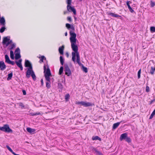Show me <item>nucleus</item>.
Returning a JSON list of instances; mask_svg holds the SVG:
<instances>
[{
	"label": "nucleus",
	"mask_w": 155,
	"mask_h": 155,
	"mask_svg": "<svg viewBox=\"0 0 155 155\" xmlns=\"http://www.w3.org/2000/svg\"><path fill=\"white\" fill-rule=\"evenodd\" d=\"M70 35V40L71 43V47L72 49L78 48V47L76 45L77 41L76 34L75 33L74 31H70L69 32Z\"/></svg>",
	"instance_id": "1"
},
{
	"label": "nucleus",
	"mask_w": 155,
	"mask_h": 155,
	"mask_svg": "<svg viewBox=\"0 0 155 155\" xmlns=\"http://www.w3.org/2000/svg\"><path fill=\"white\" fill-rule=\"evenodd\" d=\"M72 50L74 51V52H72V61L74 63H75V58L76 56L77 58L76 62L79 66H81L82 65V64L81 63L80 61V58L79 53L78 51V48L72 49Z\"/></svg>",
	"instance_id": "2"
},
{
	"label": "nucleus",
	"mask_w": 155,
	"mask_h": 155,
	"mask_svg": "<svg viewBox=\"0 0 155 155\" xmlns=\"http://www.w3.org/2000/svg\"><path fill=\"white\" fill-rule=\"evenodd\" d=\"M44 73L45 79L47 82H51L50 76L51 75V73L50 71L49 67L48 65H47V68L45 65L44 66Z\"/></svg>",
	"instance_id": "3"
},
{
	"label": "nucleus",
	"mask_w": 155,
	"mask_h": 155,
	"mask_svg": "<svg viewBox=\"0 0 155 155\" xmlns=\"http://www.w3.org/2000/svg\"><path fill=\"white\" fill-rule=\"evenodd\" d=\"M66 3L67 4V9L68 11L70 12H72L74 15H76V10L74 7H71L72 0H66Z\"/></svg>",
	"instance_id": "4"
},
{
	"label": "nucleus",
	"mask_w": 155,
	"mask_h": 155,
	"mask_svg": "<svg viewBox=\"0 0 155 155\" xmlns=\"http://www.w3.org/2000/svg\"><path fill=\"white\" fill-rule=\"evenodd\" d=\"M0 130L8 133L12 132V130L10 128L9 125L7 124L4 125L3 127H0Z\"/></svg>",
	"instance_id": "5"
},
{
	"label": "nucleus",
	"mask_w": 155,
	"mask_h": 155,
	"mask_svg": "<svg viewBox=\"0 0 155 155\" xmlns=\"http://www.w3.org/2000/svg\"><path fill=\"white\" fill-rule=\"evenodd\" d=\"M76 104H81L84 107H87L89 106H92V103L88 102H85L83 101L81 102H78L76 103Z\"/></svg>",
	"instance_id": "6"
},
{
	"label": "nucleus",
	"mask_w": 155,
	"mask_h": 155,
	"mask_svg": "<svg viewBox=\"0 0 155 155\" xmlns=\"http://www.w3.org/2000/svg\"><path fill=\"white\" fill-rule=\"evenodd\" d=\"M64 66L65 74L68 76H70L71 74V72L68 65L67 64H65Z\"/></svg>",
	"instance_id": "7"
},
{
	"label": "nucleus",
	"mask_w": 155,
	"mask_h": 155,
	"mask_svg": "<svg viewBox=\"0 0 155 155\" xmlns=\"http://www.w3.org/2000/svg\"><path fill=\"white\" fill-rule=\"evenodd\" d=\"M33 68H27V71L26 72V77L27 78H29L30 77V75H31L32 73L33 72Z\"/></svg>",
	"instance_id": "8"
},
{
	"label": "nucleus",
	"mask_w": 155,
	"mask_h": 155,
	"mask_svg": "<svg viewBox=\"0 0 155 155\" xmlns=\"http://www.w3.org/2000/svg\"><path fill=\"white\" fill-rule=\"evenodd\" d=\"M120 141L124 140L128 143H130L131 141L130 138L128 136H120Z\"/></svg>",
	"instance_id": "9"
},
{
	"label": "nucleus",
	"mask_w": 155,
	"mask_h": 155,
	"mask_svg": "<svg viewBox=\"0 0 155 155\" xmlns=\"http://www.w3.org/2000/svg\"><path fill=\"white\" fill-rule=\"evenodd\" d=\"M10 38V37L8 36L4 37L3 38V40L2 42V44L3 45H5L6 46V45L7 42L9 41Z\"/></svg>",
	"instance_id": "10"
},
{
	"label": "nucleus",
	"mask_w": 155,
	"mask_h": 155,
	"mask_svg": "<svg viewBox=\"0 0 155 155\" xmlns=\"http://www.w3.org/2000/svg\"><path fill=\"white\" fill-rule=\"evenodd\" d=\"M25 67H28V68H32L31 63L29 60H25Z\"/></svg>",
	"instance_id": "11"
},
{
	"label": "nucleus",
	"mask_w": 155,
	"mask_h": 155,
	"mask_svg": "<svg viewBox=\"0 0 155 155\" xmlns=\"http://www.w3.org/2000/svg\"><path fill=\"white\" fill-rule=\"evenodd\" d=\"M6 68V66L3 61H0V69L1 71H4Z\"/></svg>",
	"instance_id": "12"
},
{
	"label": "nucleus",
	"mask_w": 155,
	"mask_h": 155,
	"mask_svg": "<svg viewBox=\"0 0 155 155\" xmlns=\"http://www.w3.org/2000/svg\"><path fill=\"white\" fill-rule=\"evenodd\" d=\"M130 3H131V2L130 1H127V2L126 4L128 6V8L131 13H133L134 12V10L131 7L130 5Z\"/></svg>",
	"instance_id": "13"
},
{
	"label": "nucleus",
	"mask_w": 155,
	"mask_h": 155,
	"mask_svg": "<svg viewBox=\"0 0 155 155\" xmlns=\"http://www.w3.org/2000/svg\"><path fill=\"white\" fill-rule=\"evenodd\" d=\"M66 27L69 30L70 28L72 30L74 31L75 29L74 28L73 25H71L70 24L68 23H67L66 24Z\"/></svg>",
	"instance_id": "14"
},
{
	"label": "nucleus",
	"mask_w": 155,
	"mask_h": 155,
	"mask_svg": "<svg viewBox=\"0 0 155 155\" xmlns=\"http://www.w3.org/2000/svg\"><path fill=\"white\" fill-rule=\"evenodd\" d=\"M27 131L31 133V134H34L35 131V130L33 129H32L30 127H28L26 129Z\"/></svg>",
	"instance_id": "15"
},
{
	"label": "nucleus",
	"mask_w": 155,
	"mask_h": 155,
	"mask_svg": "<svg viewBox=\"0 0 155 155\" xmlns=\"http://www.w3.org/2000/svg\"><path fill=\"white\" fill-rule=\"evenodd\" d=\"M123 121H121L120 122H118L114 124L113 126V129H116L119 126L120 123Z\"/></svg>",
	"instance_id": "16"
},
{
	"label": "nucleus",
	"mask_w": 155,
	"mask_h": 155,
	"mask_svg": "<svg viewBox=\"0 0 155 155\" xmlns=\"http://www.w3.org/2000/svg\"><path fill=\"white\" fill-rule=\"evenodd\" d=\"M22 61V59H20L18 61H15V63L18 67H19L22 66L21 64Z\"/></svg>",
	"instance_id": "17"
},
{
	"label": "nucleus",
	"mask_w": 155,
	"mask_h": 155,
	"mask_svg": "<svg viewBox=\"0 0 155 155\" xmlns=\"http://www.w3.org/2000/svg\"><path fill=\"white\" fill-rule=\"evenodd\" d=\"M64 48V45H63L61 47H60L59 48V53L61 54H63V51Z\"/></svg>",
	"instance_id": "18"
},
{
	"label": "nucleus",
	"mask_w": 155,
	"mask_h": 155,
	"mask_svg": "<svg viewBox=\"0 0 155 155\" xmlns=\"http://www.w3.org/2000/svg\"><path fill=\"white\" fill-rule=\"evenodd\" d=\"M92 150L93 151H94L97 154L99 155H103V154L101 153L97 150V149L94 147H93Z\"/></svg>",
	"instance_id": "19"
},
{
	"label": "nucleus",
	"mask_w": 155,
	"mask_h": 155,
	"mask_svg": "<svg viewBox=\"0 0 155 155\" xmlns=\"http://www.w3.org/2000/svg\"><path fill=\"white\" fill-rule=\"evenodd\" d=\"M0 22L1 24L3 26H5V18L2 17L0 19Z\"/></svg>",
	"instance_id": "20"
},
{
	"label": "nucleus",
	"mask_w": 155,
	"mask_h": 155,
	"mask_svg": "<svg viewBox=\"0 0 155 155\" xmlns=\"http://www.w3.org/2000/svg\"><path fill=\"white\" fill-rule=\"evenodd\" d=\"M5 62L8 63L10 61L8 56L7 54L5 55Z\"/></svg>",
	"instance_id": "21"
},
{
	"label": "nucleus",
	"mask_w": 155,
	"mask_h": 155,
	"mask_svg": "<svg viewBox=\"0 0 155 155\" xmlns=\"http://www.w3.org/2000/svg\"><path fill=\"white\" fill-rule=\"evenodd\" d=\"M15 59L18 60L21 57L20 53H15Z\"/></svg>",
	"instance_id": "22"
},
{
	"label": "nucleus",
	"mask_w": 155,
	"mask_h": 155,
	"mask_svg": "<svg viewBox=\"0 0 155 155\" xmlns=\"http://www.w3.org/2000/svg\"><path fill=\"white\" fill-rule=\"evenodd\" d=\"M13 76V73L12 72H11V73L9 74H8V77L7 78V80L9 81L12 78Z\"/></svg>",
	"instance_id": "23"
},
{
	"label": "nucleus",
	"mask_w": 155,
	"mask_h": 155,
	"mask_svg": "<svg viewBox=\"0 0 155 155\" xmlns=\"http://www.w3.org/2000/svg\"><path fill=\"white\" fill-rule=\"evenodd\" d=\"M60 60L61 64L63 65L64 62V59H63V57L62 56H60Z\"/></svg>",
	"instance_id": "24"
},
{
	"label": "nucleus",
	"mask_w": 155,
	"mask_h": 155,
	"mask_svg": "<svg viewBox=\"0 0 155 155\" xmlns=\"http://www.w3.org/2000/svg\"><path fill=\"white\" fill-rule=\"evenodd\" d=\"M109 15L113 17H120V16L118 15L117 14H114L113 13L110 12L109 14Z\"/></svg>",
	"instance_id": "25"
},
{
	"label": "nucleus",
	"mask_w": 155,
	"mask_h": 155,
	"mask_svg": "<svg viewBox=\"0 0 155 155\" xmlns=\"http://www.w3.org/2000/svg\"><path fill=\"white\" fill-rule=\"evenodd\" d=\"M10 56L12 60L14 59V52L12 50H11L10 51Z\"/></svg>",
	"instance_id": "26"
},
{
	"label": "nucleus",
	"mask_w": 155,
	"mask_h": 155,
	"mask_svg": "<svg viewBox=\"0 0 155 155\" xmlns=\"http://www.w3.org/2000/svg\"><path fill=\"white\" fill-rule=\"evenodd\" d=\"M81 66L83 71L85 73H87L88 71L87 68L84 67L83 64Z\"/></svg>",
	"instance_id": "27"
},
{
	"label": "nucleus",
	"mask_w": 155,
	"mask_h": 155,
	"mask_svg": "<svg viewBox=\"0 0 155 155\" xmlns=\"http://www.w3.org/2000/svg\"><path fill=\"white\" fill-rule=\"evenodd\" d=\"M63 66H61L60 68L59 71V74L61 75L63 73Z\"/></svg>",
	"instance_id": "28"
},
{
	"label": "nucleus",
	"mask_w": 155,
	"mask_h": 155,
	"mask_svg": "<svg viewBox=\"0 0 155 155\" xmlns=\"http://www.w3.org/2000/svg\"><path fill=\"white\" fill-rule=\"evenodd\" d=\"M31 76L32 77L33 80L35 81L36 80V76L35 74L34 71L32 73Z\"/></svg>",
	"instance_id": "29"
},
{
	"label": "nucleus",
	"mask_w": 155,
	"mask_h": 155,
	"mask_svg": "<svg viewBox=\"0 0 155 155\" xmlns=\"http://www.w3.org/2000/svg\"><path fill=\"white\" fill-rule=\"evenodd\" d=\"M51 82H46V87L48 88L49 89L51 87Z\"/></svg>",
	"instance_id": "30"
},
{
	"label": "nucleus",
	"mask_w": 155,
	"mask_h": 155,
	"mask_svg": "<svg viewBox=\"0 0 155 155\" xmlns=\"http://www.w3.org/2000/svg\"><path fill=\"white\" fill-rule=\"evenodd\" d=\"M92 139L93 140H99L100 141H101V138L100 137H99L98 136H95L94 137H93L92 138Z\"/></svg>",
	"instance_id": "31"
},
{
	"label": "nucleus",
	"mask_w": 155,
	"mask_h": 155,
	"mask_svg": "<svg viewBox=\"0 0 155 155\" xmlns=\"http://www.w3.org/2000/svg\"><path fill=\"white\" fill-rule=\"evenodd\" d=\"M41 114L40 112L38 113H30V115L31 116H35L38 115L40 114Z\"/></svg>",
	"instance_id": "32"
},
{
	"label": "nucleus",
	"mask_w": 155,
	"mask_h": 155,
	"mask_svg": "<svg viewBox=\"0 0 155 155\" xmlns=\"http://www.w3.org/2000/svg\"><path fill=\"white\" fill-rule=\"evenodd\" d=\"M15 43L12 44L10 46V47L9 48V50H12L14 48H15Z\"/></svg>",
	"instance_id": "33"
},
{
	"label": "nucleus",
	"mask_w": 155,
	"mask_h": 155,
	"mask_svg": "<svg viewBox=\"0 0 155 155\" xmlns=\"http://www.w3.org/2000/svg\"><path fill=\"white\" fill-rule=\"evenodd\" d=\"M70 95L69 94H67L65 96V99L66 101H68L69 99Z\"/></svg>",
	"instance_id": "34"
},
{
	"label": "nucleus",
	"mask_w": 155,
	"mask_h": 155,
	"mask_svg": "<svg viewBox=\"0 0 155 155\" xmlns=\"http://www.w3.org/2000/svg\"><path fill=\"white\" fill-rule=\"evenodd\" d=\"M155 115V111L153 110V112L151 114V115H150V117H149V119H152L153 118V116Z\"/></svg>",
	"instance_id": "35"
},
{
	"label": "nucleus",
	"mask_w": 155,
	"mask_h": 155,
	"mask_svg": "<svg viewBox=\"0 0 155 155\" xmlns=\"http://www.w3.org/2000/svg\"><path fill=\"white\" fill-rule=\"evenodd\" d=\"M150 5L151 7H153L155 5V2H153L152 1H150Z\"/></svg>",
	"instance_id": "36"
},
{
	"label": "nucleus",
	"mask_w": 155,
	"mask_h": 155,
	"mask_svg": "<svg viewBox=\"0 0 155 155\" xmlns=\"http://www.w3.org/2000/svg\"><path fill=\"white\" fill-rule=\"evenodd\" d=\"M40 58V61H41L42 62H43V61L44 59H46V58L44 56H42L40 57L39 58Z\"/></svg>",
	"instance_id": "37"
},
{
	"label": "nucleus",
	"mask_w": 155,
	"mask_h": 155,
	"mask_svg": "<svg viewBox=\"0 0 155 155\" xmlns=\"http://www.w3.org/2000/svg\"><path fill=\"white\" fill-rule=\"evenodd\" d=\"M13 43L12 41V40H10L9 39V41H8V42H7V44L6 45V47L8 46L10 44H12Z\"/></svg>",
	"instance_id": "38"
},
{
	"label": "nucleus",
	"mask_w": 155,
	"mask_h": 155,
	"mask_svg": "<svg viewBox=\"0 0 155 155\" xmlns=\"http://www.w3.org/2000/svg\"><path fill=\"white\" fill-rule=\"evenodd\" d=\"M141 69H140L138 72L137 75H138V78L139 79L140 77V74H141Z\"/></svg>",
	"instance_id": "39"
},
{
	"label": "nucleus",
	"mask_w": 155,
	"mask_h": 155,
	"mask_svg": "<svg viewBox=\"0 0 155 155\" xmlns=\"http://www.w3.org/2000/svg\"><path fill=\"white\" fill-rule=\"evenodd\" d=\"M150 30L151 32H155V27L154 26L151 27L150 28Z\"/></svg>",
	"instance_id": "40"
},
{
	"label": "nucleus",
	"mask_w": 155,
	"mask_h": 155,
	"mask_svg": "<svg viewBox=\"0 0 155 155\" xmlns=\"http://www.w3.org/2000/svg\"><path fill=\"white\" fill-rule=\"evenodd\" d=\"M154 71L153 69V67H151V69L150 70V73L152 75L153 74Z\"/></svg>",
	"instance_id": "41"
},
{
	"label": "nucleus",
	"mask_w": 155,
	"mask_h": 155,
	"mask_svg": "<svg viewBox=\"0 0 155 155\" xmlns=\"http://www.w3.org/2000/svg\"><path fill=\"white\" fill-rule=\"evenodd\" d=\"M5 27H2L0 30V32L1 33H3L5 31Z\"/></svg>",
	"instance_id": "42"
},
{
	"label": "nucleus",
	"mask_w": 155,
	"mask_h": 155,
	"mask_svg": "<svg viewBox=\"0 0 155 155\" xmlns=\"http://www.w3.org/2000/svg\"><path fill=\"white\" fill-rule=\"evenodd\" d=\"M15 53H20V49L19 48H18L16 49L15 52Z\"/></svg>",
	"instance_id": "43"
},
{
	"label": "nucleus",
	"mask_w": 155,
	"mask_h": 155,
	"mask_svg": "<svg viewBox=\"0 0 155 155\" xmlns=\"http://www.w3.org/2000/svg\"><path fill=\"white\" fill-rule=\"evenodd\" d=\"M58 87L59 88L62 89L63 87L62 84L61 83H59L58 84Z\"/></svg>",
	"instance_id": "44"
},
{
	"label": "nucleus",
	"mask_w": 155,
	"mask_h": 155,
	"mask_svg": "<svg viewBox=\"0 0 155 155\" xmlns=\"http://www.w3.org/2000/svg\"><path fill=\"white\" fill-rule=\"evenodd\" d=\"M6 147L10 152H11L12 151V150L8 145H7Z\"/></svg>",
	"instance_id": "45"
},
{
	"label": "nucleus",
	"mask_w": 155,
	"mask_h": 155,
	"mask_svg": "<svg viewBox=\"0 0 155 155\" xmlns=\"http://www.w3.org/2000/svg\"><path fill=\"white\" fill-rule=\"evenodd\" d=\"M146 91L147 92H148L150 91V88L149 87L147 86L146 87Z\"/></svg>",
	"instance_id": "46"
},
{
	"label": "nucleus",
	"mask_w": 155,
	"mask_h": 155,
	"mask_svg": "<svg viewBox=\"0 0 155 155\" xmlns=\"http://www.w3.org/2000/svg\"><path fill=\"white\" fill-rule=\"evenodd\" d=\"M67 19L68 21H69L70 22H71V21H72L71 18V17H69V16L67 18Z\"/></svg>",
	"instance_id": "47"
},
{
	"label": "nucleus",
	"mask_w": 155,
	"mask_h": 155,
	"mask_svg": "<svg viewBox=\"0 0 155 155\" xmlns=\"http://www.w3.org/2000/svg\"><path fill=\"white\" fill-rule=\"evenodd\" d=\"M8 64H11L12 65H14L15 64V62L14 61H10Z\"/></svg>",
	"instance_id": "48"
},
{
	"label": "nucleus",
	"mask_w": 155,
	"mask_h": 155,
	"mask_svg": "<svg viewBox=\"0 0 155 155\" xmlns=\"http://www.w3.org/2000/svg\"><path fill=\"white\" fill-rule=\"evenodd\" d=\"M41 86H43V85H44V82H43V79H41Z\"/></svg>",
	"instance_id": "49"
},
{
	"label": "nucleus",
	"mask_w": 155,
	"mask_h": 155,
	"mask_svg": "<svg viewBox=\"0 0 155 155\" xmlns=\"http://www.w3.org/2000/svg\"><path fill=\"white\" fill-rule=\"evenodd\" d=\"M128 135V134L127 133H124L122 134L120 136H127Z\"/></svg>",
	"instance_id": "50"
},
{
	"label": "nucleus",
	"mask_w": 155,
	"mask_h": 155,
	"mask_svg": "<svg viewBox=\"0 0 155 155\" xmlns=\"http://www.w3.org/2000/svg\"><path fill=\"white\" fill-rule=\"evenodd\" d=\"M22 92H23V94L24 95H25L26 94V91L25 90H23Z\"/></svg>",
	"instance_id": "51"
},
{
	"label": "nucleus",
	"mask_w": 155,
	"mask_h": 155,
	"mask_svg": "<svg viewBox=\"0 0 155 155\" xmlns=\"http://www.w3.org/2000/svg\"><path fill=\"white\" fill-rule=\"evenodd\" d=\"M19 105L20 106H21L22 107H24V105H23V104L22 103H20L19 104Z\"/></svg>",
	"instance_id": "52"
},
{
	"label": "nucleus",
	"mask_w": 155,
	"mask_h": 155,
	"mask_svg": "<svg viewBox=\"0 0 155 155\" xmlns=\"http://www.w3.org/2000/svg\"><path fill=\"white\" fill-rule=\"evenodd\" d=\"M155 100V99L151 100L150 101V104H151Z\"/></svg>",
	"instance_id": "53"
},
{
	"label": "nucleus",
	"mask_w": 155,
	"mask_h": 155,
	"mask_svg": "<svg viewBox=\"0 0 155 155\" xmlns=\"http://www.w3.org/2000/svg\"><path fill=\"white\" fill-rule=\"evenodd\" d=\"M20 68V69L21 71H22L23 69V68L22 67V66H21L20 67H19Z\"/></svg>",
	"instance_id": "54"
},
{
	"label": "nucleus",
	"mask_w": 155,
	"mask_h": 155,
	"mask_svg": "<svg viewBox=\"0 0 155 155\" xmlns=\"http://www.w3.org/2000/svg\"><path fill=\"white\" fill-rule=\"evenodd\" d=\"M14 155H16L17 154L15 153L14 152H13V151L12 150V151L11 152Z\"/></svg>",
	"instance_id": "55"
},
{
	"label": "nucleus",
	"mask_w": 155,
	"mask_h": 155,
	"mask_svg": "<svg viewBox=\"0 0 155 155\" xmlns=\"http://www.w3.org/2000/svg\"><path fill=\"white\" fill-rule=\"evenodd\" d=\"M66 55L67 56V57H68L69 56V54L68 53V52L66 53Z\"/></svg>",
	"instance_id": "56"
},
{
	"label": "nucleus",
	"mask_w": 155,
	"mask_h": 155,
	"mask_svg": "<svg viewBox=\"0 0 155 155\" xmlns=\"http://www.w3.org/2000/svg\"><path fill=\"white\" fill-rule=\"evenodd\" d=\"M86 136H83V137L82 138V139H84V140H85L86 139Z\"/></svg>",
	"instance_id": "57"
},
{
	"label": "nucleus",
	"mask_w": 155,
	"mask_h": 155,
	"mask_svg": "<svg viewBox=\"0 0 155 155\" xmlns=\"http://www.w3.org/2000/svg\"><path fill=\"white\" fill-rule=\"evenodd\" d=\"M67 35H68V34H67V32H66L65 33V36H67Z\"/></svg>",
	"instance_id": "58"
},
{
	"label": "nucleus",
	"mask_w": 155,
	"mask_h": 155,
	"mask_svg": "<svg viewBox=\"0 0 155 155\" xmlns=\"http://www.w3.org/2000/svg\"><path fill=\"white\" fill-rule=\"evenodd\" d=\"M74 18L75 20H76L77 19V18H76L75 17H74Z\"/></svg>",
	"instance_id": "59"
},
{
	"label": "nucleus",
	"mask_w": 155,
	"mask_h": 155,
	"mask_svg": "<svg viewBox=\"0 0 155 155\" xmlns=\"http://www.w3.org/2000/svg\"><path fill=\"white\" fill-rule=\"evenodd\" d=\"M153 69L154 71H155V67L154 68L153 67Z\"/></svg>",
	"instance_id": "60"
},
{
	"label": "nucleus",
	"mask_w": 155,
	"mask_h": 155,
	"mask_svg": "<svg viewBox=\"0 0 155 155\" xmlns=\"http://www.w3.org/2000/svg\"><path fill=\"white\" fill-rule=\"evenodd\" d=\"M77 133H77V132H75V135H76V134H77Z\"/></svg>",
	"instance_id": "61"
},
{
	"label": "nucleus",
	"mask_w": 155,
	"mask_h": 155,
	"mask_svg": "<svg viewBox=\"0 0 155 155\" xmlns=\"http://www.w3.org/2000/svg\"><path fill=\"white\" fill-rule=\"evenodd\" d=\"M66 13V12H64V14H65Z\"/></svg>",
	"instance_id": "62"
},
{
	"label": "nucleus",
	"mask_w": 155,
	"mask_h": 155,
	"mask_svg": "<svg viewBox=\"0 0 155 155\" xmlns=\"http://www.w3.org/2000/svg\"><path fill=\"white\" fill-rule=\"evenodd\" d=\"M80 1H81L82 0H79Z\"/></svg>",
	"instance_id": "63"
}]
</instances>
